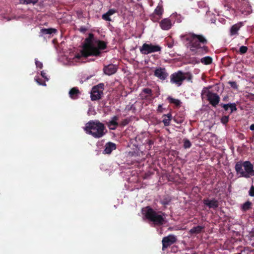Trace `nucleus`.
I'll return each mask as SVG.
<instances>
[{
    "mask_svg": "<svg viewBox=\"0 0 254 254\" xmlns=\"http://www.w3.org/2000/svg\"><path fill=\"white\" fill-rule=\"evenodd\" d=\"M186 40L189 42L190 50L191 52H196L199 50L205 53L208 52V48L206 46L208 41L202 35L191 33L187 37Z\"/></svg>",
    "mask_w": 254,
    "mask_h": 254,
    "instance_id": "1",
    "label": "nucleus"
},
{
    "mask_svg": "<svg viewBox=\"0 0 254 254\" xmlns=\"http://www.w3.org/2000/svg\"><path fill=\"white\" fill-rule=\"evenodd\" d=\"M186 40L189 42L190 50L191 52H196L199 50L205 53L208 52V48L206 46L208 41L202 35L191 33L187 37Z\"/></svg>",
    "mask_w": 254,
    "mask_h": 254,
    "instance_id": "2",
    "label": "nucleus"
},
{
    "mask_svg": "<svg viewBox=\"0 0 254 254\" xmlns=\"http://www.w3.org/2000/svg\"><path fill=\"white\" fill-rule=\"evenodd\" d=\"M186 40L189 42L190 50L191 52H196L199 50L205 53L208 52V48L206 46L208 41L202 35L191 33L187 37Z\"/></svg>",
    "mask_w": 254,
    "mask_h": 254,
    "instance_id": "3",
    "label": "nucleus"
},
{
    "mask_svg": "<svg viewBox=\"0 0 254 254\" xmlns=\"http://www.w3.org/2000/svg\"><path fill=\"white\" fill-rule=\"evenodd\" d=\"M142 214L146 219L153 223L155 226H161L165 223V213L156 211L150 206L143 208Z\"/></svg>",
    "mask_w": 254,
    "mask_h": 254,
    "instance_id": "4",
    "label": "nucleus"
},
{
    "mask_svg": "<svg viewBox=\"0 0 254 254\" xmlns=\"http://www.w3.org/2000/svg\"><path fill=\"white\" fill-rule=\"evenodd\" d=\"M84 130L86 133L91 135L96 138L102 137L106 133L104 125L97 120L90 121L87 123Z\"/></svg>",
    "mask_w": 254,
    "mask_h": 254,
    "instance_id": "5",
    "label": "nucleus"
},
{
    "mask_svg": "<svg viewBox=\"0 0 254 254\" xmlns=\"http://www.w3.org/2000/svg\"><path fill=\"white\" fill-rule=\"evenodd\" d=\"M235 169L238 177L249 178L254 176V165L249 161H239L236 162Z\"/></svg>",
    "mask_w": 254,
    "mask_h": 254,
    "instance_id": "6",
    "label": "nucleus"
},
{
    "mask_svg": "<svg viewBox=\"0 0 254 254\" xmlns=\"http://www.w3.org/2000/svg\"><path fill=\"white\" fill-rule=\"evenodd\" d=\"M94 38L93 34L90 33L89 34L88 37L85 39L80 54H78L76 56L77 58H80L81 57H88L92 55L99 54L98 51L94 48L95 41Z\"/></svg>",
    "mask_w": 254,
    "mask_h": 254,
    "instance_id": "7",
    "label": "nucleus"
},
{
    "mask_svg": "<svg viewBox=\"0 0 254 254\" xmlns=\"http://www.w3.org/2000/svg\"><path fill=\"white\" fill-rule=\"evenodd\" d=\"M191 75L189 72H183L179 70L174 72L170 76V82L176 84L178 86H180L183 82L186 79L190 80L191 79Z\"/></svg>",
    "mask_w": 254,
    "mask_h": 254,
    "instance_id": "8",
    "label": "nucleus"
},
{
    "mask_svg": "<svg viewBox=\"0 0 254 254\" xmlns=\"http://www.w3.org/2000/svg\"><path fill=\"white\" fill-rule=\"evenodd\" d=\"M104 88L103 83H100L92 88L90 95L92 101H97L101 99L103 94Z\"/></svg>",
    "mask_w": 254,
    "mask_h": 254,
    "instance_id": "9",
    "label": "nucleus"
},
{
    "mask_svg": "<svg viewBox=\"0 0 254 254\" xmlns=\"http://www.w3.org/2000/svg\"><path fill=\"white\" fill-rule=\"evenodd\" d=\"M140 53L143 55H148L152 53L159 52L161 47L159 45L152 44L144 43L139 49Z\"/></svg>",
    "mask_w": 254,
    "mask_h": 254,
    "instance_id": "10",
    "label": "nucleus"
},
{
    "mask_svg": "<svg viewBox=\"0 0 254 254\" xmlns=\"http://www.w3.org/2000/svg\"><path fill=\"white\" fill-rule=\"evenodd\" d=\"M176 236L174 235H169L167 237H164L162 241V250H164L172 244L177 242Z\"/></svg>",
    "mask_w": 254,
    "mask_h": 254,
    "instance_id": "11",
    "label": "nucleus"
},
{
    "mask_svg": "<svg viewBox=\"0 0 254 254\" xmlns=\"http://www.w3.org/2000/svg\"><path fill=\"white\" fill-rule=\"evenodd\" d=\"M207 100L213 107H216L219 103L220 98L215 93L208 91L207 94Z\"/></svg>",
    "mask_w": 254,
    "mask_h": 254,
    "instance_id": "12",
    "label": "nucleus"
},
{
    "mask_svg": "<svg viewBox=\"0 0 254 254\" xmlns=\"http://www.w3.org/2000/svg\"><path fill=\"white\" fill-rule=\"evenodd\" d=\"M154 75L160 80H164L167 78L168 73L165 68L158 67L154 70Z\"/></svg>",
    "mask_w": 254,
    "mask_h": 254,
    "instance_id": "13",
    "label": "nucleus"
},
{
    "mask_svg": "<svg viewBox=\"0 0 254 254\" xmlns=\"http://www.w3.org/2000/svg\"><path fill=\"white\" fill-rule=\"evenodd\" d=\"M163 11L162 6L158 5L155 9L154 12L150 15V19L154 22L158 21L161 18Z\"/></svg>",
    "mask_w": 254,
    "mask_h": 254,
    "instance_id": "14",
    "label": "nucleus"
},
{
    "mask_svg": "<svg viewBox=\"0 0 254 254\" xmlns=\"http://www.w3.org/2000/svg\"><path fill=\"white\" fill-rule=\"evenodd\" d=\"M107 43L104 41L99 40H95L94 48L98 51L99 54L96 55H92L91 56H100L101 54V50H105L107 48Z\"/></svg>",
    "mask_w": 254,
    "mask_h": 254,
    "instance_id": "15",
    "label": "nucleus"
},
{
    "mask_svg": "<svg viewBox=\"0 0 254 254\" xmlns=\"http://www.w3.org/2000/svg\"><path fill=\"white\" fill-rule=\"evenodd\" d=\"M243 22H239L236 24L233 25L229 30V35L231 36H237L239 35V31L240 28L244 26Z\"/></svg>",
    "mask_w": 254,
    "mask_h": 254,
    "instance_id": "16",
    "label": "nucleus"
},
{
    "mask_svg": "<svg viewBox=\"0 0 254 254\" xmlns=\"http://www.w3.org/2000/svg\"><path fill=\"white\" fill-rule=\"evenodd\" d=\"M203 203L205 205L207 206L209 208L213 209H216L219 206L218 201L215 198L211 200L208 198H205L203 200Z\"/></svg>",
    "mask_w": 254,
    "mask_h": 254,
    "instance_id": "17",
    "label": "nucleus"
},
{
    "mask_svg": "<svg viewBox=\"0 0 254 254\" xmlns=\"http://www.w3.org/2000/svg\"><path fill=\"white\" fill-rule=\"evenodd\" d=\"M118 69V67L113 64L106 65L103 68L104 73L108 75H111L115 73Z\"/></svg>",
    "mask_w": 254,
    "mask_h": 254,
    "instance_id": "18",
    "label": "nucleus"
},
{
    "mask_svg": "<svg viewBox=\"0 0 254 254\" xmlns=\"http://www.w3.org/2000/svg\"><path fill=\"white\" fill-rule=\"evenodd\" d=\"M160 26L164 30H168L172 27L171 20L169 18L163 19L159 23Z\"/></svg>",
    "mask_w": 254,
    "mask_h": 254,
    "instance_id": "19",
    "label": "nucleus"
},
{
    "mask_svg": "<svg viewBox=\"0 0 254 254\" xmlns=\"http://www.w3.org/2000/svg\"><path fill=\"white\" fill-rule=\"evenodd\" d=\"M116 149V144L114 143L109 142L105 146V149L103 151L104 154H111L113 150Z\"/></svg>",
    "mask_w": 254,
    "mask_h": 254,
    "instance_id": "20",
    "label": "nucleus"
},
{
    "mask_svg": "<svg viewBox=\"0 0 254 254\" xmlns=\"http://www.w3.org/2000/svg\"><path fill=\"white\" fill-rule=\"evenodd\" d=\"M80 92L78 87H75L72 88L69 91V97L73 100L77 99L79 95L80 94Z\"/></svg>",
    "mask_w": 254,
    "mask_h": 254,
    "instance_id": "21",
    "label": "nucleus"
},
{
    "mask_svg": "<svg viewBox=\"0 0 254 254\" xmlns=\"http://www.w3.org/2000/svg\"><path fill=\"white\" fill-rule=\"evenodd\" d=\"M119 120V117L117 116H114L112 120L108 123V126L110 129L115 130L119 126L117 121Z\"/></svg>",
    "mask_w": 254,
    "mask_h": 254,
    "instance_id": "22",
    "label": "nucleus"
},
{
    "mask_svg": "<svg viewBox=\"0 0 254 254\" xmlns=\"http://www.w3.org/2000/svg\"><path fill=\"white\" fill-rule=\"evenodd\" d=\"M204 228V226L198 225L190 229L189 231V233L190 235L198 234L201 233Z\"/></svg>",
    "mask_w": 254,
    "mask_h": 254,
    "instance_id": "23",
    "label": "nucleus"
},
{
    "mask_svg": "<svg viewBox=\"0 0 254 254\" xmlns=\"http://www.w3.org/2000/svg\"><path fill=\"white\" fill-rule=\"evenodd\" d=\"M253 203L250 201H247L241 206V209L243 212H247L252 208Z\"/></svg>",
    "mask_w": 254,
    "mask_h": 254,
    "instance_id": "24",
    "label": "nucleus"
},
{
    "mask_svg": "<svg viewBox=\"0 0 254 254\" xmlns=\"http://www.w3.org/2000/svg\"><path fill=\"white\" fill-rule=\"evenodd\" d=\"M164 118L163 120V123L165 126H168L170 125V121L172 119V115L171 114H168L167 115H164L163 116Z\"/></svg>",
    "mask_w": 254,
    "mask_h": 254,
    "instance_id": "25",
    "label": "nucleus"
},
{
    "mask_svg": "<svg viewBox=\"0 0 254 254\" xmlns=\"http://www.w3.org/2000/svg\"><path fill=\"white\" fill-rule=\"evenodd\" d=\"M143 93L146 94L143 97L145 99H148L153 95L152 90L148 88H143L142 90V93Z\"/></svg>",
    "mask_w": 254,
    "mask_h": 254,
    "instance_id": "26",
    "label": "nucleus"
},
{
    "mask_svg": "<svg viewBox=\"0 0 254 254\" xmlns=\"http://www.w3.org/2000/svg\"><path fill=\"white\" fill-rule=\"evenodd\" d=\"M201 63L204 64L208 65L210 64L212 62V59L209 56L205 57L201 59Z\"/></svg>",
    "mask_w": 254,
    "mask_h": 254,
    "instance_id": "27",
    "label": "nucleus"
},
{
    "mask_svg": "<svg viewBox=\"0 0 254 254\" xmlns=\"http://www.w3.org/2000/svg\"><path fill=\"white\" fill-rule=\"evenodd\" d=\"M168 100L170 103L174 104L177 107H180L181 106V101L178 99H176L169 96L168 97Z\"/></svg>",
    "mask_w": 254,
    "mask_h": 254,
    "instance_id": "28",
    "label": "nucleus"
},
{
    "mask_svg": "<svg viewBox=\"0 0 254 254\" xmlns=\"http://www.w3.org/2000/svg\"><path fill=\"white\" fill-rule=\"evenodd\" d=\"M41 32L44 34H51L55 33L57 32V30L54 28H43L41 30Z\"/></svg>",
    "mask_w": 254,
    "mask_h": 254,
    "instance_id": "29",
    "label": "nucleus"
},
{
    "mask_svg": "<svg viewBox=\"0 0 254 254\" xmlns=\"http://www.w3.org/2000/svg\"><path fill=\"white\" fill-rule=\"evenodd\" d=\"M171 201V197L169 196H166L164 197L162 200H161L160 202L162 204L165 206L169 204Z\"/></svg>",
    "mask_w": 254,
    "mask_h": 254,
    "instance_id": "30",
    "label": "nucleus"
},
{
    "mask_svg": "<svg viewBox=\"0 0 254 254\" xmlns=\"http://www.w3.org/2000/svg\"><path fill=\"white\" fill-rule=\"evenodd\" d=\"M184 145L183 146L185 149L190 148L191 146L190 141L187 138L183 139Z\"/></svg>",
    "mask_w": 254,
    "mask_h": 254,
    "instance_id": "31",
    "label": "nucleus"
},
{
    "mask_svg": "<svg viewBox=\"0 0 254 254\" xmlns=\"http://www.w3.org/2000/svg\"><path fill=\"white\" fill-rule=\"evenodd\" d=\"M38 0H20V2L23 4H30L32 3L33 4L37 3Z\"/></svg>",
    "mask_w": 254,
    "mask_h": 254,
    "instance_id": "32",
    "label": "nucleus"
},
{
    "mask_svg": "<svg viewBox=\"0 0 254 254\" xmlns=\"http://www.w3.org/2000/svg\"><path fill=\"white\" fill-rule=\"evenodd\" d=\"M236 106L237 105L235 103H230V109L231 110L230 114H232L233 112L237 110Z\"/></svg>",
    "mask_w": 254,
    "mask_h": 254,
    "instance_id": "33",
    "label": "nucleus"
},
{
    "mask_svg": "<svg viewBox=\"0 0 254 254\" xmlns=\"http://www.w3.org/2000/svg\"><path fill=\"white\" fill-rule=\"evenodd\" d=\"M248 47L245 46H242L240 48L239 53L240 54H244L248 51Z\"/></svg>",
    "mask_w": 254,
    "mask_h": 254,
    "instance_id": "34",
    "label": "nucleus"
},
{
    "mask_svg": "<svg viewBox=\"0 0 254 254\" xmlns=\"http://www.w3.org/2000/svg\"><path fill=\"white\" fill-rule=\"evenodd\" d=\"M229 116H224L221 119V123L225 125L229 122Z\"/></svg>",
    "mask_w": 254,
    "mask_h": 254,
    "instance_id": "35",
    "label": "nucleus"
},
{
    "mask_svg": "<svg viewBox=\"0 0 254 254\" xmlns=\"http://www.w3.org/2000/svg\"><path fill=\"white\" fill-rule=\"evenodd\" d=\"M228 84L234 89H238V85L236 81H229Z\"/></svg>",
    "mask_w": 254,
    "mask_h": 254,
    "instance_id": "36",
    "label": "nucleus"
},
{
    "mask_svg": "<svg viewBox=\"0 0 254 254\" xmlns=\"http://www.w3.org/2000/svg\"><path fill=\"white\" fill-rule=\"evenodd\" d=\"M130 121V120L128 118L125 119L123 120L120 123V126L122 127H124L128 125Z\"/></svg>",
    "mask_w": 254,
    "mask_h": 254,
    "instance_id": "37",
    "label": "nucleus"
},
{
    "mask_svg": "<svg viewBox=\"0 0 254 254\" xmlns=\"http://www.w3.org/2000/svg\"><path fill=\"white\" fill-rule=\"evenodd\" d=\"M102 19H103L105 20L111 21V19L110 18V15L107 13V12L106 13H104L102 15Z\"/></svg>",
    "mask_w": 254,
    "mask_h": 254,
    "instance_id": "38",
    "label": "nucleus"
},
{
    "mask_svg": "<svg viewBox=\"0 0 254 254\" xmlns=\"http://www.w3.org/2000/svg\"><path fill=\"white\" fill-rule=\"evenodd\" d=\"M35 80L38 83V84H39V85H44V86H45L46 85L45 82H42V79H41L39 77H36L35 78Z\"/></svg>",
    "mask_w": 254,
    "mask_h": 254,
    "instance_id": "39",
    "label": "nucleus"
},
{
    "mask_svg": "<svg viewBox=\"0 0 254 254\" xmlns=\"http://www.w3.org/2000/svg\"><path fill=\"white\" fill-rule=\"evenodd\" d=\"M221 107L224 109L225 111H227L228 110V109L230 108V103L228 104H221L220 105Z\"/></svg>",
    "mask_w": 254,
    "mask_h": 254,
    "instance_id": "40",
    "label": "nucleus"
},
{
    "mask_svg": "<svg viewBox=\"0 0 254 254\" xmlns=\"http://www.w3.org/2000/svg\"><path fill=\"white\" fill-rule=\"evenodd\" d=\"M249 194L251 196H254V186H252L250 188V189L249 191Z\"/></svg>",
    "mask_w": 254,
    "mask_h": 254,
    "instance_id": "41",
    "label": "nucleus"
},
{
    "mask_svg": "<svg viewBox=\"0 0 254 254\" xmlns=\"http://www.w3.org/2000/svg\"><path fill=\"white\" fill-rule=\"evenodd\" d=\"M35 64L37 67H39L40 69L42 68L43 64L41 62L38 61L37 60H35Z\"/></svg>",
    "mask_w": 254,
    "mask_h": 254,
    "instance_id": "42",
    "label": "nucleus"
},
{
    "mask_svg": "<svg viewBox=\"0 0 254 254\" xmlns=\"http://www.w3.org/2000/svg\"><path fill=\"white\" fill-rule=\"evenodd\" d=\"M117 12V10L115 9H110L108 11L107 13L111 16L115 13Z\"/></svg>",
    "mask_w": 254,
    "mask_h": 254,
    "instance_id": "43",
    "label": "nucleus"
},
{
    "mask_svg": "<svg viewBox=\"0 0 254 254\" xmlns=\"http://www.w3.org/2000/svg\"><path fill=\"white\" fill-rule=\"evenodd\" d=\"M87 30V28L84 26H81L79 28V31L83 33H84Z\"/></svg>",
    "mask_w": 254,
    "mask_h": 254,
    "instance_id": "44",
    "label": "nucleus"
},
{
    "mask_svg": "<svg viewBox=\"0 0 254 254\" xmlns=\"http://www.w3.org/2000/svg\"><path fill=\"white\" fill-rule=\"evenodd\" d=\"M41 75L43 78H44L46 79V80L48 81L49 80V79L47 78V77L46 76V73L44 71H42L41 72Z\"/></svg>",
    "mask_w": 254,
    "mask_h": 254,
    "instance_id": "45",
    "label": "nucleus"
},
{
    "mask_svg": "<svg viewBox=\"0 0 254 254\" xmlns=\"http://www.w3.org/2000/svg\"><path fill=\"white\" fill-rule=\"evenodd\" d=\"M158 112L162 113L163 112V108L162 105H159L157 110Z\"/></svg>",
    "mask_w": 254,
    "mask_h": 254,
    "instance_id": "46",
    "label": "nucleus"
},
{
    "mask_svg": "<svg viewBox=\"0 0 254 254\" xmlns=\"http://www.w3.org/2000/svg\"><path fill=\"white\" fill-rule=\"evenodd\" d=\"M147 143L149 145L151 146L153 144L154 141L152 140L149 139L147 140Z\"/></svg>",
    "mask_w": 254,
    "mask_h": 254,
    "instance_id": "47",
    "label": "nucleus"
},
{
    "mask_svg": "<svg viewBox=\"0 0 254 254\" xmlns=\"http://www.w3.org/2000/svg\"><path fill=\"white\" fill-rule=\"evenodd\" d=\"M250 129L251 130H253L254 131V124H252L250 127Z\"/></svg>",
    "mask_w": 254,
    "mask_h": 254,
    "instance_id": "48",
    "label": "nucleus"
}]
</instances>
